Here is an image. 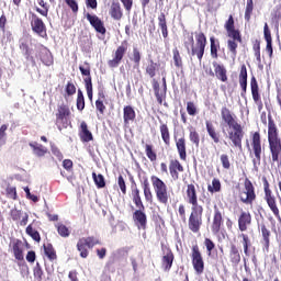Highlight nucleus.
I'll list each match as a JSON object with an SVG mask.
<instances>
[{
	"label": "nucleus",
	"instance_id": "9",
	"mask_svg": "<svg viewBox=\"0 0 281 281\" xmlns=\"http://www.w3.org/2000/svg\"><path fill=\"white\" fill-rule=\"evenodd\" d=\"M55 124L58 131H63V128H67L71 122H69V117H71V110H69V105L61 103L57 105V111L55 113Z\"/></svg>",
	"mask_w": 281,
	"mask_h": 281
},
{
	"label": "nucleus",
	"instance_id": "44",
	"mask_svg": "<svg viewBox=\"0 0 281 281\" xmlns=\"http://www.w3.org/2000/svg\"><path fill=\"white\" fill-rule=\"evenodd\" d=\"M211 43V56L212 58H218V49H221V42L216 40V37L211 36L210 37Z\"/></svg>",
	"mask_w": 281,
	"mask_h": 281
},
{
	"label": "nucleus",
	"instance_id": "19",
	"mask_svg": "<svg viewBox=\"0 0 281 281\" xmlns=\"http://www.w3.org/2000/svg\"><path fill=\"white\" fill-rule=\"evenodd\" d=\"M250 91L252 100L255 104L258 106V111H262L263 104L262 97L260 95V87L258 86V79H256V77L254 76L250 79Z\"/></svg>",
	"mask_w": 281,
	"mask_h": 281
},
{
	"label": "nucleus",
	"instance_id": "30",
	"mask_svg": "<svg viewBox=\"0 0 281 281\" xmlns=\"http://www.w3.org/2000/svg\"><path fill=\"white\" fill-rule=\"evenodd\" d=\"M206 133L214 144H221V133L216 131V126L212 121H205Z\"/></svg>",
	"mask_w": 281,
	"mask_h": 281
},
{
	"label": "nucleus",
	"instance_id": "26",
	"mask_svg": "<svg viewBox=\"0 0 281 281\" xmlns=\"http://www.w3.org/2000/svg\"><path fill=\"white\" fill-rule=\"evenodd\" d=\"M251 213L249 211H241L238 216V229L239 232H247L251 225Z\"/></svg>",
	"mask_w": 281,
	"mask_h": 281
},
{
	"label": "nucleus",
	"instance_id": "8",
	"mask_svg": "<svg viewBox=\"0 0 281 281\" xmlns=\"http://www.w3.org/2000/svg\"><path fill=\"white\" fill-rule=\"evenodd\" d=\"M262 183H263V192H265V201L272 212L273 216L280 221V209L278 207V200L276 199V195L273 194V191H271V184H269V180L267 177H262Z\"/></svg>",
	"mask_w": 281,
	"mask_h": 281
},
{
	"label": "nucleus",
	"instance_id": "25",
	"mask_svg": "<svg viewBox=\"0 0 281 281\" xmlns=\"http://www.w3.org/2000/svg\"><path fill=\"white\" fill-rule=\"evenodd\" d=\"M10 217L12 218L13 223H19L21 227H25L27 225V221H30V215L27 213H23V211L14 207L10 211Z\"/></svg>",
	"mask_w": 281,
	"mask_h": 281
},
{
	"label": "nucleus",
	"instance_id": "4",
	"mask_svg": "<svg viewBox=\"0 0 281 281\" xmlns=\"http://www.w3.org/2000/svg\"><path fill=\"white\" fill-rule=\"evenodd\" d=\"M224 29L226 30L227 49L232 54L233 58L238 56V43H243V34L240 30L236 29V22L234 21V15H229L227 21L224 23Z\"/></svg>",
	"mask_w": 281,
	"mask_h": 281
},
{
	"label": "nucleus",
	"instance_id": "24",
	"mask_svg": "<svg viewBox=\"0 0 281 281\" xmlns=\"http://www.w3.org/2000/svg\"><path fill=\"white\" fill-rule=\"evenodd\" d=\"M151 87L158 104H164V101L166 100V93H168V89L164 88V86H160L157 79L151 80Z\"/></svg>",
	"mask_w": 281,
	"mask_h": 281
},
{
	"label": "nucleus",
	"instance_id": "1",
	"mask_svg": "<svg viewBox=\"0 0 281 281\" xmlns=\"http://www.w3.org/2000/svg\"><path fill=\"white\" fill-rule=\"evenodd\" d=\"M222 122L228 126V139L232 142L235 148H243V137H245V131L243 125L238 123V117L227 106L221 109Z\"/></svg>",
	"mask_w": 281,
	"mask_h": 281
},
{
	"label": "nucleus",
	"instance_id": "32",
	"mask_svg": "<svg viewBox=\"0 0 281 281\" xmlns=\"http://www.w3.org/2000/svg\"><path fill=\"white\" fill-rule=\"evenodd\" d=\"M213 68L217 80H221V82H227V68L216 61H213Z\"/></svg>",
	"mask_w": 281,
	"mask_h": 281
},
{
	"label": "nucleus",
	"instance_id": "48",
	"mask_svg": "<svg viewBox=\"0 0 281 281\" xmlns=\"http://www.w3.org/2000/svg\"><path fill=\"white\" fill-rule=\"evenodd\" d=\"M145 155L149 161H157V151H155V147L150 144L145 145Z\"/></svg>",
	"mask_w": 281,
	"mask_h": 281
},
{
	"label": "nucleus",
	"instance_id": "53",
	"mask_svg": "<svg viewBox=\"0 0 281 281\" xmlns=\"http://www.w3.org/2000/svg\"><path fill=\"white\" fill-rule=\"evenodd\" d=\"M131 60L132 63H134L135 67H139V65L142 64V53L139 52V48H133Z\"/></svg>",
	"mask_w": 281,
	"mask_h": 281
},
{
	"label": "nucleus",
	"instance_id": "47",
	"mask_svg": "<svg viewBox=\"0 0 281 281\" xmlns=\"http://www.w3.org/2000/svg\"><path fill=\"white\" fill-rule=\"evenodd\" d=\"M38 5H41V8H36V12H38V14H41V16H49V4H47V2H45V0H37Z\"/></svg>",
	"mask_w": 281,
	"mask_h": 281
},
{
	"label": "nucleus",
	"instance_id": "56",
	"mask_svg": "<svg viewBox=\"0 0 281 281\" xmlns=\"http://www.w3.org/2000/svg\"><path fill=\"white\" fill-rule=\"evenodd\" d=\"M92 179L97 188H104L106 186V182L104 181V176H102L101 173L97 175L95 172H92Z\"/></svg>",
	"mask_w": 281,
	"mask_h": 281
},
{
	"label": "nucleus",
	"instance_id": "59",
	"mask_svg": "<svg viewBox=\"0 0 281 281\" xmlns=\"http://www.w3.org/2000/svg\"><path fill=\"white\" fill-rule=\"evenodd\" d=\"M33 276L35 278V280L37 281H43V268L41 267V263H36V266L33 268Z\"/></svg>",
	"mask_w": 281,
	"mask_h": 281
},
{
	"label": "nucleus",
	"instance_id": "14",
	"mask_svg": "<svg viewBox=\"0 0 281 281\" xmlns=\"http://www.w3.org/2000/svg\"><path fill=\"white\" fill-rule=\"evenodd\" d=\"M79 71L83 77L88 99L90 100V102H93V81L91 78V65H89L88 61H85V66H79Z\"/></svg>",
	"mask_w": 281,
	"mask_h": 281
},
{
	"label": "nucleus",
	"instance_id": "50",
	"mask_svg": "<svg viewBox=\"0 0 281 281\" xmlns=\"http://www.w3.org/2000/svg\"><path fill=\"white\" fill-rule=\"evenodd\" d=\"M172 54L175 67H177V69H183V58H181V53L179 52V48H173Z\"/></svg>",
	"mask_w": 281,
	"mask_h": 281
},
{
	"label": "nucleus",
	"instance_id": "58",
	"mask_svg": "<svg viewBox=\"0 0 281 281\" xmlns=\"http://www.w3.org/2000/svg\"><path fill=\"white\" fill-rule=\"evenodd\" d=\"M77 109L79 111H85V94L80 89L77 91Z\"/></svg>",
	"mask_w": 281,
	"mask_h": 281
},
{
	"label": "nucleus",
	"instance_id": "11",
	"mask_svg": "<svg viewBox=\"0 0 281 281\" xmlns=\"http://www.w3.org/2000/svg\"><path fill=\"white\" fill-rule=\"evenodd\" d=\"M256 187L249 178L244 180V190L239 192V201L245 205H254V201H256Z\"/></svg>",
	"mask_w": 281,
	"mask_h": 281
},
{
	"label": "nucleus",
	"instance_id": "13",
	"mask_svg": "<svg viewBox=\"0 0 281 281\" xmlns=\"http://www.w3.org/2000/svg\"><path fill=\"white\" fill-rule=\"evenodd\" d=\"M128 53V41L121 42V45L116 47L114 50L113 58L108 60V66L110 69H116V67H120L122 60H124V56Z\"/></svg>",
	"mask_w": 281,
	"mask_h": 281
},
{
	"label": "nucleus",
	"instance_id": "57",
	"mask_svg": "<svg viewBox=\"0 0 281 281\" xmlns=\"http://www.w3.org/2000/svg\"><path fill=\"white\" fill-rule=\"evenodd\" d=\"M57 232L61 238H69L71 232L65 224H58Z\"/></svg>",
	"mask_w": 281,
	"mask_h": 281
},
{
	"label": "nucleus",
	"instance_id": "38",
	"mask_svg": "<svg viewBox=\"0 0 281 281\" xmlns=\"http://www.w3.org/2000/svg\"><path fill=\"white\" fill-rule=\"evenodd\" d=\"M40 58L46 67H50V65H54V58L52 57V53L47 47L42 46V49L40 50Z\"/></svg>",
	"mask_w": 281,
	"mask_h": 281
},
{
	"label": "nucleus",
	"instance_id": "23",
	"mask_svg": "<svg viewBox=\"0 0 281 281\" xmlns=\"http://www.w3.org/2000/svg\"><path fill=\"white\" fill-rule=\"evenodd\" d=\"M173 140L176 144L177 153L181 161H186L188 159V146L186 136L177 137L173 136Z\"/></svg>",
	"mask_w": 281,
	"mask_h": 281
},
{
	"label": "nucleus",
	"instance_id": "15",
	"mask_svg": "<svg viewBox=\"0 0 281 281\" xmlns=\"http://www.w3.org/2000/svg\"><path fill=\"white\" fill-rule=\"evenodd\" d=\"M223 216H225V211L221 210L218 205L215 204L213 206V220L211 223V232L214 234V236L221 234L223 225H225V220Z\"/></svg>",
	"mask_w": 281,
	"mask_h": 281
},
{
	"label": "nucleus",
	"instance_id": "61",
	"mask_svg": "<svg viewBox=\"0 0 281 281\" xmlns=\"http://www.w3.org/2000/svg\"><path fill=\"white\" fill-rule=\"evenodd\" d=\"M187 113L188 115H191V117H194V115H198L199 109H196V104L192 101L187 102Z\"/></svg>",
	"mask_w": 281,
	"mask_h": 281
},
{
	"label": "nucleus",
	"instance_id": "63",
	"mask_svg": "<svg viewBox=\"0 0 281 281\" xmlns=\"http://www.w3.org/2000/svg\"><path fill=\"white\" fill-rule=\"evenodd\" d=\"M204 246L206 247L207 256H212V251L216 248V244L210 238H204Z\"/></svg>",
	"mask_w": 281,
	"mask_h": 281
},
{
	"label": "nucleus",
	"instance_id": "49",
	"mask_svg": "<svg viewBox=\"0 0 281 281\" xmlns=\"http://www.w3.org/2000/svg\"><path fill=\"white\" fill-rule=\"evenodd\" d=\"M189 139H190L191 144H194V146L196 148H199V146L201 144V136L199 135V132H196V130L194 127L190 128Z\"/></svg>",
	"mask_w": 281,
	"mask_h": 281
},
{
	"label": "nucleus",
	"instance_id": "52",
	"mask_svg": "<svg viewBox=\"0 0 281 281\" xmlns=\"http://www.w3.org/2000/svg\"><path fill=\"white\" fill-rule=\"evenodd\" d=\"M5 196L7 199H11V201H18L19 193H16V187L8 184L5 188Z\"/></svg>",
	"mask_w": 281,
	"mask_h": 281
},
{
	"label": "nucleus",
	"instance_id": "51",
	"mask_svg": "<svg viewBox=\"0 0 281 281\" xmlns=\"http://www.w3.org/2000/svg\"><path fill=\"white\" fill-rule=\"evenodd\" d=\"M221 190H222V184H221V180L218 178H214L212 180V184L207 186V192H210L211 194L221 192Z\"/></svg>",
	"mask_w": 281,
	"mask_h": 281
},
{
	"label": "nucleus",
	"instance_id": "18",
	"mask_svg": "<svg viewBox=\"0 0 281 281\" xmlns=\"http://www.w3.org/2000/svg\"><path fill=\"white\" fill-rule=\"evenodd\" d=\"M132 218L137 229H146V227H148V216L146 215V209H136L133 212Z\"/></svg>",
	"mask_w": 281,
	"mask_h": 281
},
{
	"label": "nucleus",
	"instance_id": "22",
	"mask_svg": "<svg viewBox=\"0 0 281 281\" xmlns=\"http://www.w3.org/2000/svg\"><path fill=\"white\" fill-rule=\"evenodd\" d=\"M87 21H89L90 25L98 32V34H106V27L104 26V22L98 15H91V13L86 14Z\"/></svg>",
	"mask_w": 281,
	"mask_h": 281
},
{
	"label": "nucleus",
	"instance_id": "6",
	"mask_svg": "<svg viewBox=\"0 0 281 281\" xmlns=\"http://www.w3.org/2000/svg\"><path fill=\"white\" fill-rule=\"evenodd\" d=\"M250 155H254L252 166L255 170L260 168V164H262V153H265V147H262V136L260 132H251L250 133Z\"/></svg>",
	"mask_w": 281,
	"mask_h": 281
},
{
	"label": "nucleus",
	"instance_id": "7",
	"mask_svg": "<svg viewBox=\"0 0 281 281\" xmlns=\"http://www.w3.org/2000/svg\"><path fill=\"white\" fill-rule=\"evenodd\" d=\"M205 209L203 206L191 207L188 218V229L192 234H201L203 227V214Z\"/></svg>",
	"mask_w": 281,
	"mask_h": 281
},
{
	"label": "nucleus",
	"instance_id": "16",
	"mask_svg": "<svg viewBox=\"0 0 281 281\" xmlns=\"http://www.w3.org/2000/svg\"><path fill=\"white\" fill-rule=\"evenodd\" d=\"M161 268L164 271H170L172 269V265L175 263V252L170 246L161 244Z\"/></svg>",
	"mask_w": 281,
	"mask_h": 281
},
{
	"label": "nucleus",
	"instance_id": "46",
	"mask_svg": "<svg viewBox=\"0 0 281 281\" xmlns=\"http://www.w3.org/2000/svg\"><path fill=\"white\" fill-rule=\"evenodd\" d=\"M239 238L243 239L241 245H243L245 256H249V249L251 247V239H249V235L241 233L239 235Z\"/></svg>",
	"mask_w": 281,
	"mask_h": 281
},
{
	"label": "nucleus",
	"instance_id": "45",
	"mask_svg": "<svg viewBox=\"0 0 281 281\" xmlns=\"http://www.w3.org/2000/svg\"><path fill=\"white\" fill-rule=\"evenodd\" d=\"M143 192L145 201H153V191L150 190V182L148 181V178L143 180Z\"/></svg>",
	"mask_w": 281,
	"mask_h": 281
},
{
	"label": "nucleus",
	"instance_id": "10",
	"mask_svg": "<svg viewBox=\"0 0 281 281\" xmlns=\"http://www.w3.org/2000/svg\"><path fill=\"white\" fill-rule=\"evenodd\" d=\"M100 238L95 236H88L79 238L77 241V251L80 258H89V249H93L95 245H101Z\"/></svg>",
	"mask_w": 281,
	"mask_h": 281
},
{
	"label": "nucleus",
	"instance_id": "12",
	"mask_svg": "<svg viewBox=\"0 0 281 281\" xmlns=\"http://www.w3.org/2000/svg\"><path fill=\"white\" fill-rule=\"evenodd\" d=\"M191 262L196 276H203V271H205V261L203 260V254H201L199 244L191 247Z\"/></svg>",
	"mask_w": 281,
	"mask_h": 281
},
{
	"label": "nucleus",
	"instance_id": "34",
	"mask_svg": "<svg viewBox=\"0 0 281 281\" xmlns=\"http://www.w3.org/2000/svg\"><path fill=\"white\" fill-rule=\"evenodd\" d=\"M131 199L137 210H144V201L142 200V193L137 187L132 188Z\"/></svg>",
	"mask_w": 281,
	"mask_h": 281
},
{
	"label": "nucleus",
	"instance_id": "21",
	"mask_svg": "<svg viewBox=\"0 0 281 281\" xmlns=\"http://www.w3.org/2000/svg\"><path fill=\"white\" fill-rule=\"evenodd\" d=\"M228 260L232 267H238L243 260V250L236 244H231L229 246Z\"/></svg>",
	"mask_w": 281,
	"mask_h": 281
},
{
	"label": "nucleus",
	"instance_id": "20",
	"mask_svg": "<svg viewBox=\"0 0 281 281\" xmlns=\"http://www.w3.org/2000/svg\"><path fill=\"white\" fill-rule=\"evenodd\" d=\"M186 195L187 203H189L191 207H203V205L199 204V193L196 192V186H194V183L187 184Z\"/></svg>",
	"mask_w": 281,
	"mask_h": 281
},
{
	"label": "nucleus",
	"instance_id": "62",
	"mask_svg": "<svg viewBox=\"0 0 281 281\" xmlns=\"http://www.w3.org/2000/svg\"><path fill=\"white\" fill-rule=\"evenodd\" d=\"M220 160L224 170H229V168H232V162L229 161V156L227 154H222Z\"/></svg>",
	"mask_w": 281,
	"mask_h": 281
},
{
	"label": "nucleus",
	"instance_id": "43",
	"mask_svg": "<svg viewBox=\"0 0 281 281\" xmlns=\"http://www.w3.org/2000/svg\"><path fill=\"white\" fill-rule=\"evenodd\" d=\"M261 236L263 238V247L266 251H269V247L271 245V231L267 228V226L262 225L261 226Z\"/></svg>",
	"mask_w": 281,
	"mask_h": 281
},
{
	"label": "nucleus",
	"instance_id": "5",
	"mask_svg": "<svg viewBox=\"0 0 281 281\" xmlns=\"http://www.w3.org/2000/svg\"><path fill=\"white\" fill-rule=\"evenodd\" d=\"M150 181L156 194V201L160 205H165V207L170 205V202L172 201L171 194L175 193L168 189V184L157 176H151Z\"/></svg>",
	"mask_w": 281,
	"mask_h": 281
},
{
	"label": "nucleus",
	"instance_id": "28",
	"mask_svg": "<svg viewBox=\"0 0 281 281\" xmlns=\"http://www.w3.org/2000/svg\"><path fill=\"white\" fill-rule=\"evenodd\" d=\"M137 113L135 112V108L133 105H125L123 108V124L128 127L131 122L136 120Z\"/></svg>",
	"mask_w": 281,
	"mask_h": 281
},
{
	"label": "nucleus",
	"instance_id": "3",
	"mask_svg": "<svg viewBox=\"0 0 281 281\" xmlns=\"http://www.w3.org/2000/svg\"><path fill=\"white\" fill-rule=\"evenodd\" d=\"M183 45L188 49L191 58L195 56L200 64L203 63V56H205V47H207V36H205V33H195V44L194 34L187 33V40H184Z\"/></svg>",
	"mask_w": 281,
	"mask_h": 281
},
{
	"label": "nucleus",
	"instance_id": "54",
	"mask_svg": "<svg viewBox=\"0 0 281 281\" xmlns=\"http://www.w3.org/2000/svg\"><path fill=\"white\" fill-rule=\"evenodd\" d=\"M26 234H27V236H31V238H33L35 240V243H41V233H38V231L34 229V227H32V224H30L26 227Z\"/></svg>",
	"mask_w": 281,
	"mask_h": 281
},
{
	"label": "nucleus",
	"instance_id": "35",
	"mask_svg": "<svg viewBox=\"0 0 281 281\" xmlns=\"http://www.w3.org/2000/svg\"><path fill=\"white\" fill-rule=\"evenodd\" d=\"M160 67H161L160 63H157L153 59H148V65L145 68L146 76H148L149 78H153V80H154L155 76H157V71H159Z\"/></svg>",
	"mask_w": 281,
	"mask_h": 281
},
{
	"label": "nucleus",
	"instance_id": "42",
	"mask_svg": "<svg viewBox=\"0 0 281 281\" xmlns=\"http://www.w3.org/2000/svg\"><path fill=\"white\" fill-rule=\"evenodd\" d=\"M158 26L161 30L164 38H168V22L166 21V13H160L158 16Z\"/></svg>",
	"mask_w": 281,
	"mask_h": 281
},
{
	"label": "nucleus",
	"instance_id": "2",
	"mask_svg": "<svg viewBox=\"0 0 281 281\" xmlns=\"http://www.w3.org/2000/svg\"><path fill=\"white\" fill-rule=\"evenodd\" d=\"M268 148L271 164L281 166V137L273 117L268 116Z\"/></svg>",
	"mask_w": 281,
	"mask_h": 281
},
{
	"label": "nucleus",
	"instance_id": "33",
	"mask_svg": "<svg viewBox=\"0 0 281 281\" xmlns=\"http://www.w3.org/2000/svg\"><path fill=\"white\" fill-rule=\"evenodd\" d=\"M12 251L15 260H25V257L23 256V241H21V239L12 241Z\"/></svg>",
	"mask_w": 281,
	"mask_h": 281
},
{
	"label": "nucleus",
	"instance_id": "40",
	"mask_svg": "<svg viewBox=\"0 0 281 281\" xmlns=\"http://www.w3.org/2000/svg\"><path fill=\"white\" fill-rule=\"evenodd\" d=\"M159 131H160V137L165 146H170V127H168V124L160 123Z\"/></svg>",
	"mask_w": 281,
	"mask_h": 281
},
{
	"label": "nucleus",
	"instance_id": "64",
	"mask_svg": "<svg viewBox=\"0 0 281 281\" xmlns=\"http://www.w3.org/2000/svg\"><path fill=\"white\" fill-rule=\"evenodd\" d=\"M207 12H216L218 10V4L216 0H205Z\"/></svg>",
	"mask_w": 281,
	"mask_h": 281
},
{
	"label": "nucleus",
	"instance_id": "39",
	"mask_svg": "<svg viewBox=\"0 0 281 281\" xmlns=\"http://www.w3.org/2000/svg\"><path fill=\"white\" fill-rule=\"evenodd\" d=\"M20 50L23 56H25L26 60H30L32 56V48H30V38L23 37L20 40Z\"/></svg>",
	"mask_w": 281,
	"mask_h": 281
},
{
	"label": "nucleus",
	"instance_id": "60",
	"mask_svg": "<svg viewBox=\"0 0 281 281\" xmlns=\"http://www.w3.org/2000/svg\"><path fill=\"white\" fill-rule=\"evenodd\" d=\"M65 98H69L71 95H76V85L72 81H68L65 87Z\"/></svg>",
	"mask_w": 281,
	"mask_h": 281
},
{
	"label": "nucleus",
	"instance_id": "36",
	"mask_svg": "<svg viewBox=\"0 0 281 281\" xmlns=\"http://www.w3.org/2000/svg\"><path fill=\"white\" fill-rule=\"evenodd\" d=\"M80 133H79V137L81 139V142H93V134L91 133V131H89V126L87 125V122L82 121L80 124Z\"/></svg>",
	"mask_w": 281,
	"mask_h": 281
},
{
	"label": "nucleus",
	"instance_id": "31",
	"mask_svg": "<svg viewBox=\"0 0 281 281\" xmlns=\"http://www.w3.org/2000/svg\"><path fill=\"white\" fill-rule=\"evenodd\" d=\"M239 86L241 88V98L247 95V66L245 64L241 65L239 71Z\"/></svg>",
	"mask_w": 281,
	"mask_h": 281
},
{
	"label": "nucleus",
	"instance_id": "27",
	"mask_svg": "<svg viewBox=\"0 0 281 281\" xmlns=\"http://www.w3.org/2000/svg\"><path fill=\"white\" fill-rule=\"evenodd\" d=\"M183 165L178 159H171L169 161V175L172 181H179V172H183Z\"/></svg>",
	"mask_w": 281,
	"mask_h": 281
},
{
	"label": "nucleus",
	"instance_id": "17",
	"mask_svg": "<svg viewBox=\"0 0 281 281\" xmlns=\"http://www.w3.org/2000/svg\"><path fill=\"white\" fill-rule=\"evenodd\" d=\"M31 29L38 36H47V26H45V22L36 13L31 14Z\"/></svg>",
	"mask_w": 281,
	"mask_h": 281
},
{
	"label": "nucleus",
	"instance_id": "29",
	"mask_svg": "<svg viewBox=\"0 0 281 281\" xmlns=\"http://www.w3.org/2000/svg\"><path fill=\"white\" fill-rule=\"evenodd\" d=\"M109 14L113 21H120L124 19V10L122 9V4L120 2H112L109 9Z\"/></svg>",
	"mask_w": 281,
	"mask_h": 281
},
{
	"label": "nucleus",
	"instance_id": "55",
	"mask_svg": "<svg viewBox=\"0 0 281 281\" xmlns=\"http://www.w3.org/2000/svg\"><path fill=\"white\" fill-rule=\"evenodd\" d=\"M251 14H254V0H247L245 9V21H251Z\"/></svg>",
	"mask_w": 281,
	"mask_h": 281
},
{
	"label": "nucleus",
	"instance_id": "37",
	"mask_svg": "<svg viewBox=\"0 0 281 281\" xmlns=\"http://www.w3.org/2000/svg\"><path fill=\"white\" fill-rule=\"evenodd\" d=\"M29 146L30 148H32L33 155H35L36 157H45V155L49 153L47 147H45L42 144H38L37 142L29 143Z\"/></svg>",
	"mask_w": 281,
	"mask_h": 281
},
{
	"label": "nucleus",
	"instance_id": "41",
	"mask_svg": "<svg viewBox=\"0 0 281 281\" xmlns=\"http://www.w3.org/2000/svg\"><path fill=\"white\" fill-rule=\"evenodd\" d=\"M44 254L50 260V262H54V260H58V255H56V249H54V245L50 243L44 244Z\"/></svg>",
	"mask_w": 281,
	"mask_h": 281
}]
</instances>
